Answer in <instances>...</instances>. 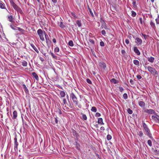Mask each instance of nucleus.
Masks as SVG:
<instances>
[{"mask_svg":"<svg viewBox=\"0 0 159 159\" xmlns=\"http://www.w3.org/2000/svg\"><path fill=\"white\" fill-rule=\"evenodd\" d=\"M127 112H128L130 114H131L133 113V111L132 110H131L130 108H128L127 109Z\"/></svg>","mask_w":159,"mask_h":159,"instance_id":"obj_36","label":"nucleus"},{"mask_svg":"<svg viewBox=\"0 0 159 159\" xmlns=\"http://www.w3.org/2000/svg\"><path fill=\"white\" fill-rule=\"evenodd\" d=\"M86 81L87 82V83L89 84H92L91 81L89 79H86Z\"/></svg>","mask_w":159,"mask_h":159,"instance_id":"obj_50","label":"nucleus"},{"mask_svg":"<svg viewBox=\"0 0 159 159\" xmlns=\"http://www.w3.org/2000/svg\"><path fill=\"white\" fill-rule=\"evenodd\" d=\"M22 63V65L23 66L26 67L27 66V63L26 61H23Z\"/></svg>","mask_w":159,"mask_h":159,"instance_id":"obj_30","label":"nucleus"},{"mask_svg":"<svg viewBox=\"0 0 159 159\" xmlns=\"http://www.w3.org/2000/svg\"><path fill=\"white\" fill-rule=\"evenodd\" d=\"M44 34L45 35V38L46 40V42L47 43H49V42H50V41L49 40V37H48V35L46 33L45 31H44Z\"/></svg>","mask_w":159,"mask_h":159,"instance_id":"obj_14","label":"nucleus"},{"mask_svg":"<svg viewBox=\"0 0 159 159\" xmlns=\"http://www.w3.org/2000/svg\"><path fill=\"white\" fill-rule=\"evenodd\" d=\"M145 112L148 113L149 114H154L155 113V112L154 110L152 109H146L144 111Z\"/></svg>","mask_w":159,"mask_h":159,"instance_id":"obj_7","label":"nucleus"},{"mask_svg":"<svg viewBox=\"0 0 159 159\" xmlns=\"http://www.w3.org/2000/svg\"><path fill=\"white\" fill-rule=\"evenodd\" d=\"M123 98L125 99H126L128 98L127 94L126 93H125L123 95Z\"/></svg>","mask_w":159,"mask_h":159,"instance_id":"obj_40","label":"nucleus"},{"mask_svg":"<svg viewBox=\"0 0 159 159\" xmlns=\"http://www.w3.org/2000/svg\"><path fill=\"white\" fill-rule=\"evenodd\" d=\"M148 61L150 62L153 63L154 60V58L153 57H148Z\"/></svg>","mask_w":159,"mask_h":159,"instance_id":"obj_19","label":"nucleus"},{"mask_svg":"<svg viewBox=\"0 0 159 159\" xmlns=\"http://www.w3.org/2000/svg\"><path fill=\"white\" fill-rule=\"evenodd\" d=\"M89 42L92 44H93L94 43V41L92 39H89Z\"/></svg>","mask_w":159,"mask_h":159,"instance_id":"obj_46","label":"nucleus"},{"mask_svg":"<svg viewBox=\"0 0 159 159\" xmlns=\"http://www.w3.org/2000/svg\"><path fill=\"white\" fill-rule=\"evenodd\" d=\"M139 135L141 137L143 136V134L142 131H140L139 132Z\"/></svg>","mask_w":159,"mask_h":159,"instance_id":"obj_55","label":"nucleus"},{"mask_svg":"<svg viewBox=\"0 0 159 159\" xmlns=\"http://www.w3.org/2000/svg\"><path fill=\"white\" fill-rule=\"evenodd\" d=\"M139 21L140 23L142 24L143 23L142 19L141 18H139Z\"/></svg>","mask_w":159,"mask_h":159,"instance_id":"obj_61","label":"nucleus"},{"mask_svg":"<svg viewBox=\"0 0 159 159\" xmlns=\"http://www.w3.org/2000/svg\"><path fill=\"white\" fill-rule=\"evenodd\" d=\"M142 125L146 132V134L150 138H151L152 134L150 133V130L148 127L147 125L144 122L143 123Z\"/></svg>","mask_w":159,"mask_h":159,"instance_id":"obj_1","label":"nucleus"},{"mask_svg":"<svg viewBox=\"0 0 159 159\" xmlns=\"http://www.w3.org/2000/svg\"><path fill=\"white\" fill-rule=\"evenodd\" d=\"M137 77L138 79H140L142 78L141 76L140 75H138L137 76Z\"/></svg>","mask_w":159,"mask_h":159,"instance_id":"obj_56","label":"nucleus"},{"mask_svg":"<svg viewBox=\"0 0 159 159\" xmlns=\"http://www.w3.org/2000/svg\"><path fill=\"white\" fill-rule=\"evenodd\" d=\"M100 21L101 23L102 27V28H104V29H106L107 28V26L106 25V24L105 23L104 21L102 18H100Z\"/></svg>","mask_w":159,"mask_h":159,"instance_id":"obj_6","label":"nucleus"},{"mask_svg":"<svg viewBox=\"0 0 159 159\" xmlns=\"http://www.w3.org/2000/svg\"><path fill=\"white\" fill-rule=\"evenodd\" d=\"M139 104L142 107H144L145 106V103L142 101H139Z\"/></svg>","mask_w":159,"mask_h":159,"instance_id":"obj_17","label":"nucleus"},{"mask_svg":"<svg viewBox=\"0 0 159 159\" xmlns=\"http://www.w3.org/2000/svg\"><path fill=\"white\" fill-rule=\"evenodd\" d=\"M14 143H15V148H17V146L18 145V143L17 141V139L16 138H15L14 139Z\"/></svg>","mask_w":159,"mask_h":159,"instance_id":"obj_27","label":"nucleus"},{"mask_svg":"<svg viewBox=\"0 0 159 159\" xmlns=\"http://www.w3.org/2000/svg\"><path fill=\"white\" fill-rule=\"evenodd\" d=\"M68 44L71 47L73 46L74 45L73 42L72 40H70Z\"/></svg>","mask_w":159,"mask_h":159,"instance_id":"obj_31","label":"nucleus"},{"mask_svg":"<svg viewBox=\"0 0 159 159\" xmlns=\"http://www.w3.org/2000/svg\"><path fill=\"white\" fill-rule=\"evenodd\" d=\"M136 43L138 45H139L142 44V40L140 39L137 38L136 39Z\"/></svg>","mask_w":159,"mask_h":159,"instance_id":"obj_9","label":"nucleus"},{"mask_svg":"<svg viewBox=\"0 0 159 159\" xmlns=\"http://www.w3.org/2000/svg\"><path fill=\"white\" fill-rule=\"evenodd\" d=\"M134 52L136 53L137 55H140V52L137 47H135L134 48Z\"/></svg>","mask_w":159,"mask_h":159,"instance_id":"obj_11","label":"nucleus"},{"mask_svg":"<svg viewBox=\"0 0 159 159\" xmlns=\"http://www.w3.org/2000/svg\"><path fill=\"white\" fill-rule=\"evenodd\" d=\"M81 115H82L83 119L84 120H86L87 119V117L86 115L82 113L81 114Z\"/></svg>","mask_w":159,"mask_h":159,"instance_id":"obj_37","label":"nucleus"},{"mask_svg":"<svg viewBox=\"0 0 159 159\" xmlns=\"http://www.w3.org/2000/svg\"><path fill=\"white\" fill-rule=\"evenodd\" d=\"M13 7L15 10H16L18 12L20 13L21 14L23 13L22 10L14 2H13L12 4Z\"/></svg>","mask_w":159,"mask_h":159,"instance_id":"obj_4","label":"nucleus"},{"mask_svg":"<svg viewBox=\"0 0 159 159\" xmlns=\"http://www.w3.org/2000/svg\"><path fill=\"white\" fill-rule=\"evenodd\" d=\"M70 98L74 103L76 105H78L77 98L73 93H71L70 95Z\"/></svg>","mask_w":159,"mask_h":159,"instance_id":"obj_5","label":"nucleus"},{"mask_svg":"<svg viewBox=\"0 0 159 159\" xmlns=\"http://www.w3.org/2000/svg\"><path fill=\"white\" fill-rule=\"evenodd\" d=\"M129 82L131 84H134V81L132 79H130V80Z\"/></svg>","mask_w":159,"mask_h":159,"instance_id":"obj_62","label":"nucleus"},{"mask_svg":"<svg viewBox=\"0 0 159 159\" xmlns=\"http://www.w3.org/2000/svg\"><path fill=\"white\" fill-rule=\"evenodd\" d=\"M133 6L134 8L137 7V5L136 4V2L135 1H133L132 2Z\"/></svg>","mask_w":159,"mask_h":159,"instance_id":"obj_38","label":"nucleus"},{"mask_svg":"<svg viewBox=\"0 0 159 159\" xmlns=\"http://www.w3.org/2000/svg\"><path fill=\"white\" fill-rule=\"evenodd\" d=\"M0 8L2 9L5 8V4L1 1H0Z\"/></svg>","mask_w":159,"mask_h":159,"instance_id":"obj_18","label":"nucleus"},{"mask_svg":"<svg viewBox=\"0 0 159 159\" xmlns=\"http://www.w3.org/2000/svg\"><path fill=\"white\" fill-rule=\"evenodd\" d=\"M157 24H159V16H158L157 18L155 20Z\"/></svg>","mask_w":159,"mask_h":159,"instance_id":"obj_39","label":"nucleus"},{"mask_svg":"<svg viewBox=\"0 0 159 159\" xmlns=\"http://www.w3.org/2000/svg\"><path fill=\"white\" fill-rule=\"evenodd\" d=\"M136 15V13L134 11H131V15L133 17H135Z\"/></svg>","mask_w":159,"mask_h":159,"instance_id":"obj_35","label":"nucleus"},{"mask_svg":"<svg viewBox=\"0 0 159 159\" xmlns=\"http://www.w3.org/2000/svg\"><path fill=\"white\" fill-rule=\"evenodd\" d=\"M60 94L61 97H64L66 95L65 93L63 91H60Z\"/></svg>","mask_w":159,"mask_h":159,"instance_id":"obj_22","label":"nucleus"},{"mask_svg":"<svg viewBox=\"0 0 159 159\" xmlns=\"http://www.w3.org/2000/svg\"><path fill=\"white\" fill-rule=\"evenodd\" d=\"M8 20L11 22H12L14 21V18L12 15H8L7 16Z\"/></svg>","mask_w":159,"mask_h":159,"instance_id":"obj_10","label":"nucleus"},{"mask_svg":"<svg viewBox=\"0 0 159 159\" xmlns=\"http://www.w3.org/2000/svg\"><path fill=\"white\" fill-rule=\"evenodd\" d=\"M150 25L151 27L153 29H155L156 28L155 23L152 21H151L150 22Z\"/></svg>","mask_w":159,"mask_h":159,"instance_id":"obj_28","label":"nucleus"},{"mask_svg":"<svg viewBox=\"0 0 159 159\" xmlns=\"http://www.w3.org/2000/svg\"><path fill=\"white\" fill-rule=\"evenodd\" d=\"M22 86H23V89H24V91L26 93H29V90L27 88L26 85L25 84H23Z\"/></svg>","mask_w":159,"mask_h":159,"instance_id":"obj_20","label":"nucleus"},{"mask_svg":"<svg viewBox=\"0 0 159 159\" xmlns=\"http://www.w3.org/2000/svg\"><path fill=\"white\" fill-rule=\"evenodd\" d=\"M133 63L134 64L137 66H139V61L136 60H134L133 61Z\"/></svg>","mask_w":159,"mask_h":159,"instance_id":"obj_25","label":"nucleus"},{"mask_svg":"<svg viewBox=\"0 0 159 159\" xmlns=\"http://www.w3.org/2000/svg\"><path fill=\"white\" fill-rule=\"evenodd\" d=\"M71 15L72 16H73V17H75L76 18H77V17L76 16L75 13L74 12H72L71 13Z\"/></svg>","mask_w":159,"mask_h":159,"instance_id":"obj_53","label":"nucleus"},{"mask_svg":"<svg viewBox=\"0 0 159 159\" xmlns=\"http://www.w3.org/2000/svg\"><path fill=\"white\" fill-rule=\"evenodd\" d=\"M91 111L94 112H96L97 111V108L94 107H93L91 109Z\"/></svg>","mask_w":159,"mask_h":159,"instance_id":"obj_32","label":"nucleus"},{"mask_svg":"<svg viewBox=\"0 0 159 159\" xmlns=\"http://www.w3.org/2000/svg\"><path fill=\"white\" fill-rule=\"evenodd\" d=\"M89 10L90 12V14L93 17L94 15L93 13L92 12V11H91V9L90 8H89Z\"/></svg>","mask_w":159,"mask_h":159,"instance_id":"obj_48","label":"nucleus"},{"mask_svg":"<svg viewBox=\"0 0 159 159\" xmlns=\"http://www.w3.org/2000/svg\"><path fill=\"white\" fill-rule=\"evenodd\" d=\"M17 112L16 111H14L13 113V116H12V118L13 119H16L17 117Z\"/></svg>","mask_w":159,"mask_h":159,"instance_id":"obj_15","label":"nucleus"},{"mask_svg":"<svg viewBox=\"0 0 159 159\" xmlns=\"http://www.w3.org/2000/svg\"><path fill=\"white\" fill-rule=\"evenodd\" d=\"M100 129L101 130H102V131H103L104 130H105V128H104V127H103V126H102V127H101Z\"/></svg>","mask_w":159,"mask_h":159,"instance_id":"obj_60","label":"nucleus"},{"mask_svg":"<svg viewBox=\"0 0 159 159\" xmlns=\"http://www.w3.org/2000/svg\"><path fill=\"white\" fill-rule=\"evenodd\" d=\"M100 45L101 46L103 47L104 46V43L103 42L101 41L100 43Z\"/></svg>","mask_w":159,"mask_h":159,"instance_id":"obj_47","label":"nucleus"},{"mask_svg":"<svg viewBox=\"0 0 159 159\" xmlns=\"http://www.w3.org/2000/svg\"><path fill=\"white\" fill-rule=\"evenodd\" d=\"M55 122L57 124L58 123V120H57V117L55 118Z\"/></svg>","mask_w":159,"mask_h":159,"instance_id":"obj_63","label":"nucleus"},{"mask_svg":"<svg viewBox=\"0 0 159 159\" xmlns=\"http://www.w3.org/2000/svg\"><path fill=\"white\" fill-rule=\"evenodd\" d=\"M142 34L143 36V37H144V39H146V38L147 37V35L146 34Z\"/></svg>","mask_w":159,"mask_h":159,"instance_id":"obj_58","label":"nucleus"},{"mask_svg":"<svg viewBox=\"0 0 159 159\" xmlns=\"http://www.w3.org/2000/svg\"><path fill=\"white\" fill-rule=\"evenodd\" d=\"M121 52L122 54L124 55L125 53V50L123 49L121 50Z\"/></svg>","mask_w":159,"mask_h":159,"instance_id":"obj_54","label":"nucleus"},{"mask_svg":"<svg viewBox=\"0 0 159 159\" xmlns=\"http://www.w3.org/2000/svg\"><path fill=\"white\" fill-rule=\"evenodd\" d=\"M50 54L53 58L55 59H56L57 58V57L55 55V54H54L53 53L51 52Z\"/></svg>","mask_w":159,"mask_h":159,"instance_id":"obj_43","label":"nucleus"},{"mask_svg":"<svg viewBox=\"0 0 159 159\" xmlns=\"http://www.w3.org/2000/svg\"><path fill=\"white\" fill-rule=\"evenodd\" d=\"M101 33H102V35H103L104 36H105L106 33V32L105 30H102L101 31Z\"/></svg>","mask_w":159,"mask_h":159,"instance_id":"obj_49","label":"nucleus"},{"mask_svg":"<svg viewBox=\"0 0 159 159\" xmlns=\"http://www.w3.org/2000/svg\"><path fill=\"white\" fill-rule=\"evenodd\" d=\"M10 27L13 30H18L19 31H20L21 30V29L20 28L14 26L12 25H10Z\"/></svg>","mask_w":159,"mask_h":159,"instance_id":"obj_12","label":"nucleus"},{"mask_svg":"<svg viewBox=\"0 0 159 159\" xmlns=\"http://www.w3.org/2000/svg\"><path fill=\"white\" fill-rule=\"evenodd\" d=\"M63 105H66V104H67V102L66 100V99L65 98H63Z\"/></svg>","mask_w":159,"mask_h":159,"instance_id":"obj_45","label":"nucleus"},{"mask_svg":"<svg viewBox=\"0 0 159 159\" xmlns=\"http://www.w3.org/2000/svg\"><path fill=\"white\" fill-rule=\"evenodd\" d=\"M148 145L150 147L152 146V141L150 140H149L148 141Z\"/></svg>","mask_w":159,"mask_h":159,"instance_id":"obj_42","label":"nucleus"},{"mask_svg":"<svg viewBox=\"0 0 159 159\" xmlns=\"http://www.w3.org/2000/svg\"><path fill=\"white\" fill-rule=\"evenodd\" d=\"M95 116L96 117L100 116H101V114L97 112L96 113V114L95 115Z\"/></svg>","mask_w":159,"mask_h":159,"instance_id":"obj_51","label":"nucleus"},{"mask_svg":"<svg viewBox=\"0 0 159 159\" xmlns=\"http://www.w3.org/2000/svg\"><path fill=\"white\" fill-rule=\"evenodd\" d=\"M98 123L101 125H104V123L103 122L102 119L101 118H98Z\"/></svg>","mask_w":159,"mask_h":159,"instance_id":"obj_16","label":"nucleus"},{"mask_svg":"<svg viewBox=\"0 0 159 159\" xmlns=\"http://www.w3.org/2000/svg\"><path fill=\"white\" fill-rule=\"evenodd\" d=\"M111 82L114 83V84H116L118 83V81L115 79H112L111 80Z\"/></svg>","mask_w":159,"mask_h":159,"instance_id":"obj_29","label":"nucleus"},{"mask_svg":"<svg viewBox=\"0 0 159 159\" xmlns=\"http://www.w3.org/2000/svg\"><path fill=\"white\" fill-rule=\"evenodd\" d=\"M30 45L33 49L38 53L39 52V51L38 50L37 48L34 46L33 44H30Z\"/></svg>","mask_w":159,"mask_h":159,"instance_id":"obj_23","label":"nucleus"},{"mask_svg":"<svg viewBox=\"0 0 159 159\" xmlns=\"http://www.w3.org/2000/svg\"><path fill=\"white\" fill-rule=\"evenodd\" d=\"M52 41L54 43H56V40L54 38L52 39Z\"/></svg>","mask_w":159,"mask_h":159,"instance_id":"obj_64","label":"nucleus"},{"mask_svg":"<svg viewBox=\"0 0 159 159\" xmlns=\"http://www.w3.org/2000/svg\"><path fill=\"white\" fill-rule=\"evenodd\" d=\"M119 91L120 92H122L124 90V89L122 87H119Z\"/></svg>","mask_w":159,"mask_h":159,"instance_id":"obj_52","label":"nucleus"},{"mask_svg":"<svg viewBox=\"0 0 159 159\" xmlns=\"http://www.w3.org/2000/svg\"><path fill=\"white\" fill-rule=\"evenodd\" d=\"M76 23L79 27H81L82 24L80 20H78L76 21Z\"/></svg>","mask_w":159,"mask_h":159,"instance_id":"obj_21","label":"nucleus"},{"mask_svg":"<svg viewBox=\"0 0 159 159\" xmlns=\"http://www.w3.org/2000/svg\"><path fill=\"white\" fill-rule=\"evenodd\" d=\"M151 119L157 123H159V119L155 116H152L151 117Z\"/></svg>","mask_w":159,"mask_h":159,"instance_id":"obj_8","label":"nucleus"},{"mask_svg":"<svg viewBox=\"0 0 159 159\" xmlns=\"http://www.w3.org/2000/svg\"><path fill=\"white\" fill-rule=\"evenodd\" d=\"M147 69L148 71L152 74L154 75H158V73L156 70L154 68L151 67L150 66H148Z\"/></svg>","mask_w":159,"mask_h":159,"instance_id":"obj_3","label":"nucleus"},{"mask_svg":"<svg viewBox=\"0 0 159 159\" xmlns=\"http://www.w3.org/2000/svg\"><path fill=\"white\" fill-rule=\"evenodd\" d=\"M125 42L126 44H128L129 43V41L128 39H126L125 40Z\"/></svg>","mask_w":159,"mask_h":159,"instance_id":"obj_57","label":"nucleus"},{"mask_svg":"<svg viewBox=\"0 0 159 159\" xmlns=\"http://www.w3.org/2000/svg\"><path fill=\"white\" fill-rule=\"evenodd\" d=\"M58 112L59 114H62L61 110L59 108L58 109Z\"/></svg>","mask_w":159,"mask_h":159,"instance_id":"obj_59","label":"nucleus"},{"mask_svg":"<svg viewBox=\"0 0 159 159\" xmlns=\"http://www.w3.org/2000/svg\"><path fill=\"white\" fill-rule=\"evenodd\" d=\"M32 74L34 76V78L37 80H38L39 79V77L37 75V74H36V73L35 72H33L32 73Z\"/></svg>","mask_w":159,"mask_h":159,"instance_id":"obj_26","label":"nucleus"},{"mask_svg":"<svg viewBox=\"0 0 159 159\" xmlns=\"http://www.w3.org/2000/svg\"><path fill=\"white\" fill-rule=\"evenodd\" d=\"M72 133L73 135L76 138H77V137L79 136L78 134L75 130H73L72 131Z\"/></svg>","mask_w":159,"mask_h":159,"instance_id":"obj_24","label":"nucleus"},{"mask_svg":"<svg viewBox=\"0 0 159 159\" xmlns=\"http://www.w3.org/2000/svg\"><path fill=\"white\" fill-rule=\"evenodd\" d=\"M54 51L55 52H58L59 51V48L58 47H57L55 48Z\"/></svg>","mask_w":159,"mask_h":159,"instance_id":"obj_41","label":"nucleus"},{"mask_svg":"<svg viewBox=\"0 0 159 159\" xmlns=\"http://www.w3.org/2000/svg\"><path fill=\"white\" fill-rule=\"evenodd\" d=\"M107 138L108 140H109L111 139V135L108 134V135H107Z\"/></svg>","mask_w":159,"mask_h":159,"instance_id":"obj_44","label":"nucleus"},{"mask_svg":"<svg viewBox=\"0 0 159 159\" xmlns=\"http://www.w3.org/2000/svg\"><path fill=\"white\" fill-rule=\"evenodd\" d=\"M59 26L60 27L62 28H63L65 27V25H64L63 23L61 21L60 22Z\"/></svg>","mask_w":159,"mask_h":159,"instance_id":"obj_33","label":"nucleus"},{"mask_svg":"<svg viewBox=\"0 0 159 159\" xmlns=\"http://www.w3.org/2000/svg\"><path fill=\"white\" fill-rule=\"evenodd\" d=\"M99 66L103 69H105L106 66L105 63L103 62H101L99 63Z\"/></svg>","mask_w":159,"mask_h":159,"instance_id":"obj_13","label":"nucleus"},{"mask_svg":"<svg viewBox=\"0 0 159 159\" xmlns=\"http://www.w3.org/2000/svg\"><path fill=\"white\" fill-rule=\"evenodd\" d=\"M37 34L39 36L40 39L43 41H44V39L43 36V34H44V31L41 29H39L37 31Z\"/></svg>","mask_w":159,"mask_h":159,"instance_id":"obj_2","label":"nucleus"},{"mask_svg":"<svg viewBox=\"0 0 159 159\" xmlns=\"http://www.w3.org/2000/svg\"><path fill=\"white\" fill-rule=\"evenodd\" d=\"M75 145L77 149L80 148V145L79 143H78L77 141L75 142Z\"/></svg>","mask_w":159,"mask_h":159,"instance_id":"obj_34","label":"nucleus"}]
</instances>
